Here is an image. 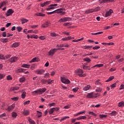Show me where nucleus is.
<instances>
[{
	"label": "nucleus",
	"instance_id": "nucleus-10",
	"mask_svg": "<svg viewBox=\"0 0 124 124\" xmlns=\"http://www.w3.org/2000/svg\"><path fill=\"white\" fill-rule=\"evenodd\" d=\"M113 11L112 9H110L108 11L106 12L105 14V17H109L111 16V14H113Z\"/></svg>",
	"mask_w": 124,
	"mask_h": 124
},
{
	"label": "nucleus",
	"instance_id": "nucleus-32",
	"mask_svg": "<svg viewBox=\"0 0 124 124\" xmlns=\"http://www.w3.org/2000/svg\"><path fill=\"white\" fill-rule=\"evenodd\" d=\"M118 107H124V102L122 101V102H119L118 103Z\"/></svg>",
	"mask_w": 124,
	"mask_h": 124
},
{
	"label": "nucleus",
	"instance_id": "nucleus-7",
	"mask_svg": "<svg viewBox=\"0 0 124 124\" xmlns=\"http://www.w3.org/2000/svg\"><path fill=\"white\" fill-rule=\"evenodd\" d=\"M14 13V11L12 9H9L5 14V15L7 17H9V16H11Z\"/></svg>",
	"mask_w": 124,
	"mask_h": 124
},
{
	"label": "nucleus",
	"instance_id": "nucleus-20",
	"mask_svg": "<svg viewBox=\"0 0 124 124\" xmlns=\"http://www.w3.org/2000/svg\"><path fill=\"white\" fill-rule=\"evenodd\" d=\"M20 46V42H16L13 44L12 47L14 48H17L18 46Z\"/></svg>",
	"mask_w": 124,
	"mask_h": 124
},
{
	"label": "nucleus",
	"instance_id": "nucleus-28",
	"mask_svg": "<svg viewBox=\"0 0 124 124\" xmlns=\"http://www.w3.org/2000/svg\"><path fill=\"white\" fill-rule=\"evenodd\" d=\"M56 13H59L60 15L63 16V15H65V12H62V11H57Z\"/></svg>",
	"mask_w": 124,
	"mask_h": 124
},
{
	"label": "nucleus",
	"instance_id": "nucleus-38",
	"mask_svg": "<svg viewBox=\"0 0 124 124\" xmlns=\"http://www.w3.org/2000/svg\"><path fill=\"white\" fill-rule=\"evenodd\" d=\"M28 122H29V123L31 124H35V122H34V121H33L32 119L29 118L28 119Z\"/></svg>",
	"mask_w": 124,
	"mask_h": 124
},
{
	"label": "nucleus",
	"instance_id": "nucleus-57",
	"mask_svg": "<svg viewBox=\"0 0 124 124\" xmlns=\"http://www.w3.org/2000/svg\"><path fill=\"white\" fill-rule=\"evenodd\" d=\"M99 48H100V46H95L93 47V50H98V49H99Z\"/></svg>",
	"mask_w": 124,
	"mask_h": 124
},
{
	"label": "nucleus",
	"instance_id": "nucleus-60",
	"mask_svg": "<svg viewBox=\"0 0 124 124\" xmlns=\"http://www.w3.org/2000/svg\"><path fill=\"white\" fill-rule=\"evenodd\" d=\"M117 85V84L115 83H113L112 85H110V88L111 89H113V88H116V86Z\"/></svg>",
	"mask_w": 124,
	"mask_h": 124
},
{
	"label": "nucleus",
	"instance_id": "nucleus-47",
	"mask_svg": "<svg viewBox=\"0 0 124 124\" xmlns=\"http://www.w3.org/2000/svg\"><path fill=\"white\" fill-rule=\"evenodd\" d=\"M54 112H55V110L54 109V108H50V109L49 111V114H53V113H54Z\"/></svg>",
	"mask_w": 124,
	"mask_h": 124
},
{
	"label": "nucleus",
	"instance_id": "nucleus-24",
	"mask_svg": "<svg viewBox=\"0 0 124 124\" xmlns=\"http://www.w3.org/2000/svg\"><path fill=\"white\" fill-rule=\"evenodd\" d=\"M83 68L85 70H91V68H90L89 66H87L86 65H83Z\"/></svg>",
	"mask_w": 124,
	"mask_h": 124
},
{
	"label": "nucleus",
	"instance_id": "nucleus-48",
	"mask_svg": "<svg viewBox=\"0 0 124 124\" xmlns=\"http://www.w3.org/2000/svg\"><path fill=\"white\" fill-rule=\"evenodd\" d=\"M88 114H89V115H92L93 116H94V117H95L96 116V114L95 113H94L93 111H89L88 112Z\"/></svg>",
	"mask_w": 124,
	"mask_h": 124
},
{
	"label": "nucleus",
	"instance_id": "nucleus-51",
	"mask_svg": "<svg viewBox=\"0 0 124 124\" xmlns=\"http://www.w3.org/2000/svg\"><path fill=\"white\" fill-rule=\"evenodd\" d=\"M5 77V74H0V80H1L2 78H4Z\"/></svg>",
	"mask_w": 124,
	"mask_h": 124
},
{
	"label": "nucleus",
	"instance_id": "nucleus-6",
	"mask_svg": "<svg viewBox=\"0 0 124 124\" xmlns=\"http://www.w3.org/2000/svg\"><path fill=\"white\" fill-rule=\"evenodd\" d=\"M35 72L39 75H43L45 73V70L44 69H38L35 71Z\"/></svg>",
	"mask_w": 124,
	"mask_h": 124
},
{
	"label": "nucleus",
	"instance_id": "nucleus-33",
	"mask_svg": "<svg viewBox=\"0 0 124 124\" xmlns=\"http://www.w3.org/2000/svg\"><path fill=\"white\" fill-rule=\"evenodd\" d=\"M114 78H115L114 76H111L107 80H106V82H110V81H112V80H113Z\"/></svg>",
	"mask_w": 124,
	"mask_h": 124
},
{
	"label": "nucleus",
	"instance_id": "nucleus-11",
	"mask_svg": "<svg viewBox=\"0 0 124 124\" xmlns=\"http://www.w3.org/2000/svg\"><path fill=\"white\" fill-rule=\"evenodd\" d=\"M14 108H15V104H13L10 106L8 107L7 110L9 111V112H10V111H12Z\"/></svg>",
	"mask_w": 124,
	"mask_h": 124
},
{
	"label": "nucleus",
	"instance_id": "nucleus-63",
	"mask_svg": "<svg viewBox=\"0 0 124 124\" xmlns=\"http://www.w3.org/2000/svg\"><path fill=\"white\" fill-rule=\"evenodd\" d=\"M119 90H124V84L121 85Z\"/></svg>",
	"mask_w": 124,
	"mask_h": 124
},
{
	"label": "nucleus",
	"instance_id": "nucleus-3",
	"mask_svg": "<svg viewBox=\"0 0 124 124\" xmlns=\"http://www.w3.org/2000/svg\"><path fill=\"white\" fill-rule=\"evenodd\" d=\"M72 18L70 17H62L58 20L59 23H64V22H69L71 21Z\"/></svg>",
	"mask_w": 124,
	"mask_h": 124
},
{
	"label": "nucleus",
	"instance_id": "nucleus-42",
	"mask_svg": "<svg viewBox=\"0 0 124 124\" xmlns=\"http://www.w3.org/2000/svg\"><path fill=\"white\" fill-rule=\"evenodd\" d=\"M24 81H26V78H25L22 77L19 78V82L20 83H24Z\"/></svg>",
	"mask_w": 124,
	"mask_h": 124
},
{
	"label": "nucleus",
	"instance_id": "nucleus-27",
	"mask_svg": "<svg viewBox=\"0 0 124 124\" xmlns=\"http://www.w3.org/2000/svg\"><path fill=\"white\" fill-rule=\"evenodd\" d=\"M1 41H2V43H6V42H8V38H1Z\"/></svg>",
	"mask_w": 124,
	"mask_h": 124
},
{
	"label": "nucleus",
	"instance_id": "nucleus-9",
	"mask_svg": "<svg viewBox=\"0 0 124 124\" xmlns=\"http://www.w3.org/2000/svg\"><path fill=\"white\" fill-rule=\"evenodd\" d=\"M19 60V58L18 57H13L11 59H9V62H10L12 63L13 62H15Z\"/></svg>",
	"mask_w": 124,
	"mask_h": 124
},
{
	"label": "nucleus",
	"instance_id": "nucleus-41",
	"mask_svg": "<svg viewBox=\"0 0 124 124\" xmlns=\"http://www.w3.org/2000/svg\"><path fill=\"white\" fill-rule=\"evenodd\" d=\"M100 10V7L98 6L94 9H93L94 12H97V11H99Z\"/></svg>",
	"mask_w": 124,
	"mask_h": 124
},
{
	"label": "nucleus",
	"instance_id": "nucleus-62",
	"mask_svg": "<svg viewBox=\"0 0 124 124\" xmlns=\"http://www.w3.org/2000/svg\"><path fill=\"white\" fill-rule=\"evenodd\" d=\"M111 114H113V116H116L117 115V112L115 110L112 111Z\"/></svg>",
	"mask_w": 124,
	"mask_h": 124
},
{
	"label": "nucleus",
	"instance_id": "nucleus-40",
	"mask_svg": "<svg viewBox=\"0 0 124 124\" xmlns=\"http://www.w3.org/2000/svg\"><path fill=\"white\" fill-rule=\"evenodd\" d=\"M57 11H58V10H55V11H53L51 12H47L46 13L48 15H50L51 14H55V13H57Z\"/></svg>",
	"mask_w": 124,
	"mask_h": 124
},
{
	"label": "nucleus",
	"instance_id": "nucleus-52",
	"mask_svg": "<svg viewBox=\"0 0 124 124\" xmlns=\"http://www.w3.org/2000/svg\"><path fill=\"white\" fill-rule=\"evenodd\" d=\"M0 60H5V57L3 54H0Z\"/></svg>",
	"mask_w": 124,
	"mask_h": 124
},
{
	"label": "nucleus",
	"instance_id": "nucleus-50",
	"mask_svg": "<svg viewBox=\"0 0 124 124\" xmlns=\"http://www.w3.org/2000/svg\"><path fill=\"white\" fill-rule=\"evenodd\" d=\"M17 31H18V32H21V31H22V30H23V28H22V27H17Z\"/></svg>",
	"mask_w": 124,
	"mask_h": 124
},
{
	"label": "nucleus",
	"instance_id": "nucleus-18",
	"mask_svg": "<svg viewBox=\"0 0 124 124\" xmlns=\"http://www.w3.org/2000/svg\"><path fill=\"white\" fill-rule=\"evenodd\" d=\"M93 12H94L93 9H90L85 11V14H90L91 13H93Z\"/></svg>",
	"mask_w": 124,
	"mask_h": 124
},
{
	"label": "nucleus",
	"instance_id": "nucleus-13",
	"mask_svg": "<svg viewBox=\"0 0 124 124\" xmlns=\"http://www.w3.org/2000/svg\"><path fill=\"white\" fill-rule=\"evenodd\" d=\"M22 114L24 116H29L30 115V110L24 109L22 111Z\"/></svg>",
	"mask_w": 124,
	"mask_h": 124
},
{
	"label": "nucleus",
	"instance_id": "nucleus-30",
	"mask_svg": "<svg viewBox=\"0 0 124 124\" xmlns=\"http://www.w3.org/2000/svg\"><path fill=\"white\" fill-rule=\"evenodd\" d=\"M18 116V114L16 113V112L13 111L12 112V117L13 118H16Z\"/></svg>",
	"mask_w": 124,
	"mask_h": 124
},
{
	"label": "nucleus",
	"instance_id": "nucleus-45",
	"mask_svg": "<svg viewBox=\"0 0 124 124\" xmlns=\"http://www.w3.org/2000/svg\"><path fill=\"white\" fill-rule=\"evenodd\" d=\"M50 35L51 36H52V37H56V36H58V34H56L55 32H51Z\"/></svg>",
	"mask_w": 124,
	"mask_h": 124
},
{
	"label": "nucleus",
	"instance_id": "nucleus-34",
	"mask_svg": "<svg viewBox=\"0 0 124 124\" xmlns=\"http://www.w3.org/2000/svg\"><path fill=\"white\" fill-rule=\"evenodd\" d=\"M19 89H20V87H12L11 88V91H18V90H19Z\"/></svg>",
	"mask_w": 124,
	"mask_h": 124
},
{
	"label": "nucleus",
	"instance_id": "nucleus-58",
	"mask_svg": "<svg viewBox=\"0 0 124 124\" xmlns=\"http://www.w3.org/2000/svg\"><path fill=\"white\" fill-rule=\"evenodd\" d=\"M78 90H79V88H78V87H77L76 88L73 89V91L74 92V93H77V92H78Z\"/></svg>",
	"mask_w": 124,
	"mask_h": 124
},
{
	"label": "nucleus",
	"instance_id": "nucleus-12",
	"mask_svg": "<svg viewBox=\"0 0 124 124\" xmlns=\"http://www.w3.org/2000/svg\"><path fill=\"white\" fill-rule=\"evenodd\" d=\"M51 25V23L48 21H46L44 24L42 25V28H48V27H50Z\"/></svg>",
	"mask_w": 124,
	"mask_h": 124
},
{
	"label": "nucleus",
	"instance_id": "nucleus-5",
	"mask_svg": "<svg viewBox=\"0 0 124 124\" xmlns=\"http://www.w3.org/2000/svg\"><path fill=\"white\" fill-rule=\"evenodd\" d=\"M58 51L57 48H52L51 49L48 53V56H51V57L54 56V54H55V53Z\"/></svg>",
	"mask_w": 124,
	"mask_h": 124
},
{
	"label": "nucleus",
	"instance_id": "nucleus-16",
	"mask_svg": "<svg viewBox=\"0 0 124 124\" xmlns=\"http://www.w3.org/2000/svg\"><path fill=\"white\" fill-rule=\"evenodd\" d=\"M53 81L54 80H51L50 79H48L47 80L46 79L43 80V82H44V83H47V84H52Z\"/></svg>",
	"mask_w": 124,
	"mask_h": 124
},
{
	"label": "nucleus",
	"instance_id": "nucleus-43",
	"mask_svg": "<svg viewBox=\"0 0 124 124\" xmlns=\"http://www.w3.org/2000/svg\"><path fill=\"white\" fill-rule=\"evenodd\" d=\"M66 119H69V116H64L61 119L60 122H62V121H64V120H66Z\"/></svg>",
	"mask_w": 124,
	"mask_h": 124
},
{
	"label": "nucleus",
	"instance_id": "nucleus-61",
	"mask_svg": "<svg viewBox=\"0 0 124 124\" xmlns=\"http://www.w3.org/2000/svg\"><path fill=\"white\" fill-rule=\"evenodd\" d=\"M10 36H13V34H11L10 33H7V37H10Z\"/></svg>",
	"mask_w": 124,
	"mask_h": 124
},
{
	"label": "nucleus",
	"instance_id": "nucleus-37",
	"mask_svg": "<svg viewBox=\"0 0 124 124\" xmlns=\"http://www.w3.org/2000/svg\"><path fill=\"white\" fill-rule=\"evenodd\" d=\"M95 85H97L98 86H101V82H100V79H98L95 81Z\"/></svg>",
	"mask_w": 124,
	"mask_h": 124
},
{
	"label": "nucleus",
	"instance_id": "nucleus-31",
	"mask_svg": "<svg viewBox=\"0 0 124 124\" xmlns=\"http://www.w3.org/2000/svg\"><path fill=\"white\" fill-rule=\"evenodd\" d=\"M56 8L55 7L53 6H50L48 7V8H46V11H50V10H51L52 9H55Z\"/></svg>",
	"mask_w": 124,
	"mask_h": 124
},
{
	"label": "nucleus",
	"instance_id": "nucleus-54",
	"mask_svg": "<svg viewBox=\"0 0 124 124\" xmlns=\"http://www.w3.org/2000/svg\"><path fill=\"white\" fill-rule=\"evenodd\" d=\"M48 106H49V107H53V106H56V104L55 103H50L48 104Z\"/></svg>",
	"mask_w": 124,
	"mask_h": 124
},
{
	"label": "nucleus",
	"instance_id": "nucleus-55",
	"mask_svg": "<svg viewBox=\"0 0 124 124\" xmlns=\"http://www.w3.org/2000/svg\"><path fill=\"white\" fill-rule=\"evenodd\" d=\"M7 80H8V81H10V80H12V77H11V75H8L7 77Z\"/></svg>",
	"mask_w": 124,
	"mask_h": 124
},
{
	"label": "nucleus",
	"instance_id": "nucleus-14",
	"mask_svg": "<svg viewBox=\"0 0 124 124\" xmlns=\"http://www.w3.org/2000/svg\"><path fill=\"white\" fill-rule=\"evenodd\" d=\"M40 62V59H39V58H38L34 57L31 61H30V62Z\"/></svg>",
	"mask_w": 124,
	"mask_h": 124
},
{
	"label": "nucleus",
	"instance_id": "nucleus-1",
	"mask_svg": "<svg viewBox=\"0 0 124 124\" xmlns=\"http://www.w3.org/2000/svg\"><path fill=\"white\" fill-rule=\"evenodd\" d=\"M46 92V88H43L42 89H39L33 92V93H35L36 95L42 94Z\"/></svg>",
	"mask_w": 124,
	"mask_h": 124
},
{
	"label": "nucleus",
	"instance_id": "nucleus-29",
	"mask_svg": "<svg viewBox=\"0 0 124 124\" xmlns=\"http://www.w3.org/2000/svg\"><path fill=\"white\" fill-rule=\"evenodd\" d=\"M30 66L31 65L28 64H23L21 65V67H24V68H29Z\"/></svg>",
	"mask_w": 124,
	"mask_h": 124
},
{
	"label": "nucleus",
	"instance_id": "nucleus-46",
	"mask_svg": "<svg viewBox=\"0 0 124 124\" xmlns=\"http://www.w3.org/2000/svg\"><path fill=\"white\" fill-rule=\"evenodd\" d=\"M83 61H84V62H91V59L89 58H85L84 59Z\"/></svg>",
	"mask_w": 124,
	"mask_h": 124
},
{
	"label": "nucleus",
	"instance_id": "nucleus-56",
	"mask_svg": "<svg viewBox=\"0 0 124 124\" xmlns=\"http://www.w3.org/2000/svg\"><path fill=\"white\" fill-rule=\"evenodd\" d=\"M31 103V101L28 100L24 103V105H29L30 103Z\"/></svg>",
	"mask_w": 124,
	"mask_h": 124
},
{
	"label": "nucleus",
	"instance_id": "nucleus-59",
	"mask_svg": "<svg viewBox=\"0 0 124 124\" xmlns=\"http://www.w3.org/2000/svg\"><path fill=\"white\" fill-rule=\"evenodd\" d=\"M3 117H6V113H3V114H0V118H3Z\"/></svg>",
	"mask_w": 124,
	"mask_h": 124
},
{
	"label": "nucleus",
	"instance_id": "nucleus-49",
	"mask_svg": "<svg viewBox=\"0 0 124 124\" xmlns=\"http://www.w3.org/2000/svg\"><path fill=\"white\" fill-rule=\"evenodd\" d=\"M45 78H49L50 77V74L48 73H46L44 76Z\"/></svg>",
	"mask_w": 124,
	"mask_h": 124
},
{
	"label": "nucleus",
	"instance_id": "nucleus-17",
	"mask_svg": "<svg viewBox=\"0 0 124 124\" xmlns=\"http://www.w3.org/2000/svg\"><path fill=\"white\" fill-rule=\"evenodd\" d=\"M90 89H91V85H87L83 88V91L87 92V91H89Z\"/></svg>",
	"mask_w": 124,
	"mask_h": 124
},
{
	"label": "nucleus",
	"instance_id": "nucleus-8",
	"mask_svg": "<svg viewBox=\"0 0 124 124\" xmlns=\"http://www.w3.org/2000/svg\"><path fill=\"white\" fill-rule=\"evenodd\" d=\"M87 98H96L97 96L93 95V92L88 93L86 96Z\"/></svg>",
	"mask_w": 124,
	"mask_h": 124
},
{
	"label": "nucleus",
	"instance_id": "nucleus-39",
	"mask_svg": "<svg viewBox=\"0 0 124 124\" xmlns=\"http://www.w3.org/2000/svg\"><path fill=\"white\" fill-rule=\"evenodd\" d=\"M11 100H12L13 101H18V100H19V97H14L11 98Z\"/></svg>",
	"mask_w": 124,
	"mask_h": 124
},
{
	"label": "nucleus",
	"instance_id": "nucleus-2",
	"mask_svg": "<svg viewBox=\"0 0 124 124\" xmlns=\"http://www.w3.org/2000/svg\"><path fill=\"white\" fill-rule=\"evenodd\" d=\"M77 74L79 76V77H86V74H84L83 70L81 69H78L77 70Z\"/></svg>",
	"mask_w": 124,
	"mask_h": 124
},
{
	"label": "nucleus",
	"instance_id": "nucleus-21",
	"mask_svg": "<svg viewBox=\"0 0 124 124\" xmlns=\"http://www.w3.org/2000/svg\"><path fill=\"white\" fill-rule=\"evenodd\" d=\"M21 24H25V23H27L28 22H29V20L24 18H22L21 19Z\"/></svg>",
	"mask_w": 124,
	"mask_h": 124
},
{
	"label": "nucleus",
	"instance_id": "nucleus-26",
	"mask_svg": "<svg viewBox=\"0 0 124 124\" xmlns=\"http://www.w3.org/2000/svg\"><path fill=\"white\" fill-rule=\"evenodd\" d=\"M27 93L26 92H23L21 94V98L25 99L26 96H27Z\"/></svg>",
	"mask_w": 124,
	"mask_h": 124
},
{
	"label": "nucleus",
	"instance_id": "nucleus-4",
	"mask_svg": "<svg viewBox=\"0 0 124 124\" xmlns=\"http://www.w3.org/2000/svg\"><path fill=\"white\" fill-rule=\"evenodd\" d=\"M61 80L62 83L63 84H69L70 83V80L67 78H66L65 77H61Z\"/></svg>",
	"mask_w": 124,
	"mask_h": 124
},
{
	"label": "nucleus",
	"instance_id": "nucleus-25",
	"mask_svg": "<svg viewBox=\"0 0 124 124\" xmlns=\"http://www.w3.org/2000/svg\"><path fill=\"white\" fill-rule=\"evenodd\" d=\"M17 73H21V72H25V69L19 68L16 70Z\"/></svg>",
	"mask_w": 124,
	"mask_h": 124
},
{
	"label": "nucleus",
	"instance_id": "nucleus-22",
	"mask_svg": "<svg viewBox=\"0 0 124 124\" xmlns=\"http://www.w3.org/2000/svg\"><path fill=\"white\" fill-rule=\"evenodd\" d=\"M82 48L83 49H92V48H93V46H83Z\"/></svg>",
	"mask_w": 124,
	"mask_h": 124
},
{
	"label": "nucleus",
	"instance_id": "nucleus-36",
	"mask_svg": "<svg viewBox=\"0 0 124 124\" xmlns=\"http://www.w3.org/2000/svg\"><path fill=\"white\" fill-rule=\"evenodd\" d=\"M36 16H40V17H44L45 16V14H42L41 13H38L36 14Z\"/></svg>",
	"mask_w": 124,
	"mask_h": 124
},
{
	"label": "nucleus",
	"instance_id": "nucleus-44",
	"mask_svg": "<svg viewBox=\"0 0 124 124\" xmlns=\"http://www.w3.org/2000/svg\"><path fill=\"white\" fill-rule=\"evenodd\" d=\"M64 44H60V45L58 44L56 46V47L57 48H62V47H64Z\"/></svg>",
	"mask_w": 124,
	"mask_h": 124
},
{
	"label": "nucleus",
	"instance_id": "nucleus-15",
	"mask_svg": "<svg viewBox=\"0 0 124 124\" xmlns=\"http://www.w3.org/2000/svg\"><path fill=\"white\" fill-rule=\"evenodd\" d=\"M107 1H110V2H114L115 0H99V2L100 3H104V2H106Z\"/></svg>",
	"mask_w": 124,
	"mask_h": 124
},
{
	"label": "nucleus",
	"instance_id": "nucleus-53",
	"mask_svg": "<svg viewBox=\"0 0 124 124\" xmlns=\"http://www.w3.org/2000/svg\"><path fill=\"white\" fill-rule=\"evenodd\" d=\"M100 119H103V118H106L107 117V115H105V114H101L99 116Z\"/></svg>",
	"mask_w": 124,
	"mask_h": 124
},
{
	"label": "nucleus",
	"instance_id": "nucleus-19",
	"mask_svg": "<svg viewBox=\"0 0 124 124\" xmlns=\"http://www.w3.org/2000/svg\"><path fill=\"white\" fill-rule=\"evenodd\" d=\"M7 3H8V2L6 0L2 2L0 4V8H1L2 7H3V6H4V5H6Z\"/></svg>",
	"mask_w": 124,
	"mask_h": 124
},
{
	"label": "nucleus",
	"instance_id": "nucleus-64",
	"mask_svg": "<svg viewBox=\"0 0 124 124\" xmlns=\"http://www.w3.org/2000/svg\"><path fill=\"white\" fill-rule=\"evenodd\" d=\"M116 69V68H111L110 69L109 71H110V72H113V71H115Z\"/></svg>",
	"mask_w": 124,
	"mask_h": 124
},
{
	"label": "nucleus",
	"instance_id": "nucleus-35",
	"mask_svg": "<svg viewBox=\"0 0 124 124\" xmlns=\"http://www.w3.org/2000/svg\"><path fill=\"white\" fill-rule=\"evenodd\" d=\"M95 92L96 93H101V92H102V88L100 87H98L97 89H95Z\"/></svg>",
	"mask_w": 124,
	"mask_h": 124
},
{
	"label": "nucleus",
	"instance_id": "nucleus-23",
	"mask_svg": "<svg viewBox=\"0 0 124 124\" xmlns=\"http://www.w3.org/2000/svg\"><path fill=\"white\" fill-rule=\"evenodd\" d=\"M36 112L38 118H40L41 117H42V112L39 111V110H37Z\"/></svg>",
	"mask_w": 124,
	"mask_h": 124
}]
</instances>
